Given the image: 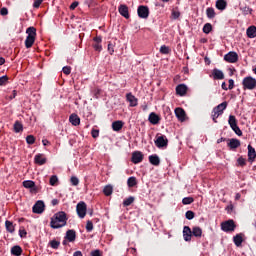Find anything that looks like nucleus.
<instances>
[{
    "instance_id": "obj_1",
    "label": "nucleus",
    "mask_w": 256,
    "mask_h": 256,
    "mask_svg": "<svg viewBox=\"0 0 256 256\" xmlns=\"http://www.w3.org/2000/svg\"><path fill=\"white\" fill-rule=\"evenodd\" d=\"M67 219V213L64 211L58 212L51 218L50 227L52 229H61V227L67 225Z\"/></svg>"
},
{
    "instance_id": "obj_2",
    "label": "nucleus",
    "mask_w": 256,
    "mask_h": 256,
    "mask_svg": "<svg viewBox=\"0 0 256 256\" xmlns=\"http://www.w3.org/2000/svg\"><path fill=\"white\" fill-rule=\"evenodd\" d=\"M27 37L25 40L26 49H31L35 43V39L37 38V29L33 26L28 27L26 29Z\"/></svg>"
},
{
    "instance_id": "obj_3",
    "label": "nucleus",
    "mask_w": 256,
    "mask_h": 256,
    "mask_svg": "<svg viewBox=\"0 0 256 256\" xmlns=\"http://www.w3.org/2000/svg\"><path fill=\"white\" fill-rule=\"evenodd\" d=\"M242 85L244 90L248 89L249 91H253V89L256 88V79L251 76H247L243 79Z\"/></svg>"
},
{
    "instance_id": "obj_4",
    "label": "nucleus",
    "mask_w": 256,
    "mask_h": 256,
    "mask_svg": "<svg viewBox=\"0 0 256 256\" xmlns=\"http://www.w3.org/2000/svg\"><path fill=\"white\" fill-rule=\"evenodd\" d=\"M156 147H158V149H163V147H167V145H169V139H167V136L158 133L156 135V140L154 141Z\"/></svg>"
},
{
    "instance_id": "obj_5",
    "label": "nucleus",
    "mask_w": 256,
    "mask_h": 256,
    "mask_svg": "<svg viewBox=\"0 0 256 256\" xmlns=\"http://www.w3.org/2000/svg\"><path fill=\"white\" fill-rule=\"evenodd\" d=\"M221 229L225 233H231L232 231H235V229H237V225L235 224V221L233 219H230L221 223Z\"/></svg>"
},
{
    "instance_id": "obj_6",
    "label": "nucleus",
    "mask_w": 256,
    "mask_h": 256,
    "mask_svg": "<svg viewBox=\"0 0 256 256\" xmlns=\"http://www.w3.org/2000/svg\"><path fill=\"white\" fill-rule=\"evenodd\" d=\"M76 212L80 219H85V215H87V204L85 202H79L76 206Z\"/></svg>"
},
{
    "instance_id": "obj_7",
    "label": "nucleus",
    "mask_w": 256,
    "mask_h": 256,
    "mask_svg": "<svg viewBox=\"0 0 256 256\" xmlns=\"http://www.w3.org/2000/svg\"><path fill=\"white\" fill-rule=\"evenodd\" d=\"M226 63H237L239 61V54L235 51H230L224 56Z\"/></svg>"
},
{
    "instance_id": "obj_8",
    "label": "nucleus",
    "mask_w": 256,
    "mask_h": 256,
    "mask_svg": "<svg viewBox=\"0 0 256 256\" xmlns=\"http://www.w3.org/2000/svg\"><path fill=\"white\" fill-rule=\"evenodd\" d=\"M227 147H229L230 151H235L241 147V141L236 138L227 139Z\"/></svg>"
},
{
    "instance_id": "obj_9",
    "label": "nucleus",
    "mask_w": 256,
    "mask_h": 256,
    "mask_svg": "<svg viewBox=\"0 0 256 256\" xmlns=\"http://www.w3.org/2000/svg\"><path fill=\"white\" fill-rule=\"evenodd\" d=\"M33 213H36L37 215H41L43 211H45V202L43 200H38L33 208H32Z\"/></svg>"
},
{
    "instance_id": "obj_10",
    "label": "nucleus",
    "mask_w": 256,
    "mask_h": 256,
    "mask_svg": "<svg viewBox=\"0 0 256 256\" xmlns=\"http://www.w3.org/2000/svg\"><path fill=\"white\" fill-rule=\"evenodd\" d=\"M144 159L143 152L141 151H134L132 153L131 161L134 165H138V163H142Z\"/></svg>"
},
{
    "instance_id": "obj_11",
    "label": "nucleus",
    "mask_w": 256,
    "mask_h": 256,
    "mask_svg": "<svg viewBox=\"0 0 256 256\" xmlns=\"http://www.w3.org/2000/svg\"><path fill=\"white\" fill-rule=\"evenodd\" d=\"M137 13L140 19H147L149 17V7L141 5L137 9Z\"/></svg>"
},
{
    "instance_id": "obj_12",
    "label": "nucleus",
    "mask_w": 256,
    "mask_h": 256,
    "mask_svg": "<svg viewBox=\"0 0 256 256\" xmlns=\"http://www.w3.org/2000/svg\"><path fill=\"white\" fill-rule=\"evenodd\" d=\"M210 77H212L215 81H221V80L225 79V74L223 73V71H221L217 68H214L212 70Z\"/></svg>"
},
{
    "instance_id": "obj_13",
    "label": "nucleus",
    "mask_w": 256,
    "mask_h": 256,
    "mask_svg": "<svg viewBox=\"0 0 256 256\" xmlns=\"http://www.w3.org/2000/svg\"><path fill=\"white\" fill-rule=\"evenodd\" d=\"M126 100L130 103V107H137L139 105V100L131 92L126 94Z\"/></svg>"
},
{
    "instance_id": "obj_14",
    "label": "nucleus",
    "mask_w": 256,
    "mask_h": 256,
    "mask_svg": "<svg viewBox=\"0 0 256 256\" xmlns=\"http://www.w3.org/2000/svg\"><path fill=\"white\" fill-rule=\"evenodd\" d=\"M148 121L152 125H159V123H161V117L159 115H157V113L151 112L149 114Z\"/></svg>"
},
{
    "instance_id": "obj_15",
    "label": "nucleus",
    "mask_w": 256,
    "mask_h": 256,
    "mask_svg": "<svg viewBox=\"0 0 256 256\" xmlns=\"http://www.w3.org/2000/svg\"><path fill=\"white\" fill-rule=\"evenodd\" d=\"M175 115L178 119V121H181L183 123V121H185L186 117H187V113H185V110L183 108H176L175 109Z\"/></svg>"
},
{
    "instance_id": "obj_16",
    "label": "nucleus",
    "mask_w": 256,
    "mask_h": 256,
    "mask_svg": "<svg viewBox=\"0 0 256 256\" xmlns=\"http://www.w3.org/2000/svg\"><path fill=\"white\" fill-rule=\"evenodd\" d=\"M93 41H94L93 48L95 49V51L101 52L103 49V46L101 45L103 39L101 38V36L94 37Z\"/></svg>"
},
{
    "instance_id": "obj_17",
    "label": "nucleus",
    "mask_w": 256,
    "mask_h": 256,
    "mask_svg": "<svg viewBox=\"0 0 256 256\" xmlns=\"http://www.w3.org/2000/svg\"><path fill=\"white\" fill-rule=\"evenodd\" d=\"M187 85L185 84H179L176 86V95H179L180 97H185L187 95Z\"/></svg>"
},
{
    "instance_id": "obj_18",
    "label": "nucleus",
    "mask_w": 256,
    "mask_h": 256,
    "mask_svg": "<svg viewBox=\"0 0 256 256\" xmlns=\"http://www.w3.org/2000/svg\"><path fill=\"white\" fill-rule=\"evenodd\" d=\"M34 163L36 165H45V163H47V158H45V154H36L34 157Z\"/></svg>"
},
{
    "instance_id": "obj_19",
    "label": "nucleus",
    "mask_w": 256,
    "mask_h": 256,
    "mask_svg": "<svg viewBox=\"0 0 256 256\" xmlns=\"http://www.w3.org/2000/svg\"><path fill=\"white\" fill-rule=\"evenodd\" d=\"M118 11H119L120 15H122V17H124L125 19H129V17H130V15H129V7H127V5L121 4L118 7Z\"/></svg>"
},
{
    "instance_id": "obj_20",
    "label": "nucleus",
    "mask_w": 256,
    "mask_h": 256,
    "mask_svg": "<svg viewBox=\"0 0 256 256\" xmlns=\"http://www.w3.org/2000/svg\"><path fill=\"white\" fill-rule=\"evenodd\" d=\"M183 237H184V241H191V237H193V231L189 226H184Z\"/></svg>"
},
{
    "instance_id": "obj_21",
    "label": "nucleus",
    "mask_w": 256,
    "mask_h": 256,
    "mask_svg": "<svg viewBox=\"0 0 256 256\" xmlns=\"http://www.w3.org/2000/svg\"><path fill=\"white\" fill-rule=\"evenodd\" d=\"M69 121H70L71 125H73L74 127L81 125V118H79V115H77L75 113L70 115Z\"/></svg>"
},
{
    "instance_id": "obj_22",
    "label": "nucleus",
    "mask_w": 256,
    "mask_h": 256,
    "mask_svg": "<svg viewBox=\"0 0 256 256\" xmlns=\"http://www.w3.org/2000/svg\"><path fill=\"white\" fill-rule=\"evenodd\" d=\"M148 159L149 163H151V165H154L155 167H159V165H161V159L157 154L150 155Z\"/></svg>"
},
{
    "instance_id": "obj_23",
    "label": "nucleus",
    "mask_w": 256,
    "mask_h": 256,
    "mask_svg": "<svg viewBox=\"0 0 256 256\" xmlns=\"http://www.w3.org/2000/svg\"><path fill=\"white\" fill-rule=\"evenodd\" d=\"M255 158H256L255 148H253V146H251V144H249L248 145V161L253 163V161H255Z\"/></svg>"
},
{
    "instance_id": "obj_24",
    "label": "nucleus",
    "mask_w": 256,
    "mask_h": 256,
    "mask_svg": "<svg viewBox=\"0 0 256 256\" xmlns=\"http://www.w3.org/2000/svg\"><path fill=\"white\" fill-rule=\"evenodd\" d=\"M65 239H67V241H69V243H73V241H75V239H77V233L75 232V230H68L66 232Z\"/></svg>"
},
{
    "instance_id": "obj_25",
    "label": "nucleus",
    "mask_w": 256,
    "mask_h": 256,
    "mask_svg": "<svg viewBox=\"0 0 256 256\" xmlns=\"http://www.w3.org/2000/svg\"><path fill=\"white\" fill-rule=\"evenodd\" d=\"M243 237H244L243 233L236 234L233 237V241L236 247H241V245H243Z\"/></svg>"
},
{
    "instance_id": "obj_26",
    "label": "nucleus",
    "mask_w": 256,
    "mask_h": 256,
    "mask_svg": "<svg viewBox=\"0 0 256 256\" xmlns=\"http://www.w3.org/2000/svg\"><path fill=\"white\" fill-rule=\"evenodd\" d=\"M227 101L222 102L218 106L214 107L213 110L216 111L218 114L222 115L225 109H227Z\"/></svg>"
},
{
    "instance_id": "obj_27",
    "label": "nucleus",
    "mask_w": 256,
    "mask_h": 256,
    "mask_svg": "<svg viewBox=\"0 0 256 256\" xmlns=\"http://www.w3.org/2000/svg\"><path fill=\"white\" fill-rule=\"evenodd\" d=\"M23 187H25V189H31V191H37V186H35L33 180H25L23 182Z\"/></svg>"
},
{
    "instance_id": "obj_28",
    "label": "nucleus",
    "mask_w": 256,
    "mask_h": 256,
    "mask_svg": "<svg viewBox=\"0 0 256 256\" xmlns=\"http://www.w3.org/2000/svg\"><path fill=\"white\" fill-rule=\"evenodd\" d=\"M246 35L249 37V39H255L256 37V27L255 26H249L246 30Z\"/></svg>"
},
{
    "instance_id": "obj_29",
    "label": "nucleus",
    "mask_w": 256,
    "mask_h": 256,
    "mask_svg": "<svg viewBox=\"0 0 256 256\" xmlns=\"http://www.w3.org/2000/svg\"><path fill=\"white\" fill-rule=\"evenodd\" d=\"M11 255H14V256L23 255V248H21V246H19V245L13 246L11 248Z\"/></svg>"
},
{
    "instance_id": "obj_30",
    "label": "nucleus",
    "mask_w": 256,
    "mask_h": 256,
    "mask_svg": "<svg viewBox=\"0 0 256 256\" xmlns=\"http://www.w3.org/2000/svg\"><path fill=\"white\" fill-rule=\"evenodd\" d=\"M240 11L242 12V15H244V16L253 15V9L249 6H247V4H245L244 6H240Z\"/></svg>"
},
{
    "instance_id": "obj_31",
    "label": "nucleus",
    "mask_w": 256,
    "mask_h": 256,
    "mask_svg": "<svg viewBox=\"0 0 256 256\" xmlns=\"http://www.w3.org/2000/svg\"><path fill=\"white\" fill-rule=\"evenodd\" d=\"M123 125H124V123L121 120L114 121L112 123V129H113V131L119 132V131H121V129H123Z\"/></svg>"
},
{
    "instance_id": "obj_32",
    "label": "nucleus",
    "mask_w": 256,
    "mask_h": 256,
    "mask_svg": "<svg viewBox=\"0 0 256 256\" xmlns=\"http://www.w3.org/2000/svg\"><path fill=\"white\" fill-rule=\"evenodd\" d=\"M216 9H218L219 11H225V9H227V1L217 0L216 1Z\"/></svg>"
},
{
    "instance_id": "obj_33",
    "label": "nucleus",
    "mask_w": 256,
    "mask_h": 256,
    "mask_svg": "<svg viewBox=\"0 0 256 256\" xmlns=\"http://www.w3.org/2000/svg\"><path fill=\"white\" fill-rule=\"evenodd\" d=\"M5 228L8 233H15V225L13 224V222L6 220Z\"/></svg>"
},
{
    "instance_id": "obj_34",
    "label": "nucleus",
    "mask_w": 256,
    "mask_h": 256,
    "mask_svg": "<svg viewBox=\"0 0 256 256\" xmlns=\"http://www.w3.org/2000/svg\"><path fill=\"white\" fill-rule=\"evenodd\" d=\"M192 235L194 237H202L203 235V230L201 229V227L196 226L192 228Z\"/></svg>"
},
{
    "instance_id": "obj_35",
    "label": "nucleus",
    "mask_w": 256,
    "mask_h": 256,
    "mask_svg": "<svg viewBox=\"0 0 256 256\" xmlns=\"http://www.w3.org/2000/svg\"><path fill=\"white\" fill-rule=\"evenodd\" d=\"M206 15H207L208 19H215V16L217 15V14L215 13V8H213V7H208V8L206 9Z\"/></svg>"
},
{
    "instance_id": "obj_36",
    "label": "nucleus",
    "mask_w": 256,
    "mask_h": 256,
    "mask_svg": "<svg viewBox=\"0 0 256 256\" xmlns=\"http://www.w3.org/2000/svg\"><path fill=\"white\" fill-rule=\"evenodd\" d=\"M21 131H23V124L19 120H17L14 123V132L15 133H21Z\"/></svg>"
},
{
    "instance_id": "obj_37",
    "label": "nucleus",
    "mask_w": 256,
    "mask_h": 256,
    "mask_svg": "<svg viewBox=\"0 0 256 256\" xmlns=\"http://www.w3.org/2000/svg\"><path fill=\"white\" fill-rule=\"evenodd\" d=\"M103 193H104V195H106V197L113 195V186H111V185L105 186L103 189Z\"/></svg>"
},
{
    "instance_id": "obj_38",
    "label": "nucleus",
    "mask_w": 256,
    "mask_h": 256,
    "mask_svg": "<svg viewBox=\"0 0 256 256\" xmlns=\"http://www.w3.org/2000/svg\"><path fill=\"white\" fill-rule=\"evenodd\" d=\"M203 33H205L206 35H209V33L211 31H213V25H211V23H206L204 26H203V29H202Z\"/></svg>"
},
{
    "instance_id": "obj_39",
    "label": "nucleus",
    "mask_w": 256,
    "mask_h": 256,
    "mask_svg": "<svg viewBox=\"0 0 256 256\" xmlns=\"http://www.w3.org/2000/svg\"><path fill=\"white\" fill-rule=\"evenodd\" d=\"M127 185L130 188L135 187V185H137V178L134 177V176L129 177L128 180H127Z\"/></svg>"
},
{
    "instance_id": "obj_40",
    "label": "nucleus",
    "mask_w": 256,
    "mask_h": 256,
    "mask_svg": "<svg viewBox=\"0 0 256 256\" xmlns=\"http://www.w3.org/2000/svg\"><path fill=\"white\" fill-rule=\"evenodd\" d=\"M228 124L230 125L231 128L237 126V118L233 115H230L228 119Z\"/></svg>"
},
{
    "instance_id": "obj_41",
    "label": "nucleus",
    "mask_w": 256,
    "mask_h": 256,
    "mask_svg": "<svg viewBox=\"0 0 256 256\" xmlns=\"http://www.w3.org/2000/svg\"><path fill=\"white\" fill-rule=\"evenodd\" d=\"M160 53L162 55H169V53H171V48H169L168 46L162 45L160 47Z\"/></svg>"
},
{
    "instance_id": "obj_42",
    "label": "nucleus",
    "mask_w": 256,
    "mask_h": 256,
    "mask_svg": "<svg viewBox=\"0 0 256 256\" xmlns=\"http://www.w3.org/2000/svg\"><path fill=\"white\" fill-rule=\"evenodd\" d=\"M134 201H135V198L133 196H130L123 201V206L129 207V205H131Z\"/></svg>"
},
{
    "instance_id": "obj_43",
    "label": "nucleus",
    "mask_w": 256,
    "mask_h": 256,
    "mask_svg": "<svg viewBox=\"0 0 256 256\" xmlns=\"http://www.w3.org/2000/svg\"><path fill=\"white\" fill-rule=\"evenodd\" d=\"M49 245L52 249H59L61 242L57 240H52L49 242Z\"/></svg>"
},
{
    "instance_id": "obj_44",
    "label": "nucleus",
    "mask_w": 256,
    "mask_h": 256,
    "mask_svg": "<svg viewBox=\"0 0 256 256\" xmlns=\"http://www.w3.org/2000/svg\"><path fill=\"white\" fill-rule=\"evenodd\" d=\"M185 217H186V219H188V221H191L192 219H195V212L188 210L185 213Z\"/></svg>"
},
{
    "instance_id": "obj_45",
    "label": "nucleus",
    "mask_w": 256,
    "mask_h": 256,
    "mask_svg": "<svg viewBox=\"0 0 256 256\" xmlns=\"http://www.w3.org/2000/svg\"><path fill=\"white\" fill-rule=\"evenodd\" d=\"M231 129L236 135H238V137H241L243 135V131H241V128H239L238 125L233 126Z\"/></svg>"
},
{
    "instance_id": "obj_46",
    "label": "nucleus",
    "mask_w": 256,
    "mask_h": 256,
    "mask_svg": "<svg viewBox=\"0 0 256 256\" xmlns=\"http://www.w3.org/2000/svg\"><path fill=\"white\" fill-rule=\"evenodd\" d=\"M193 201H195V199H193V197H185L182 199L183 205H191V203H193Z\"/></svg>"
},
{
    "instance_id": "obj_47",
    "label": "nucleus",
    "mask_w": 256,
    "mask_h": 256,
    "mask_svg": "<svg viewBox=\"0 0 256 256\" xmlns=\"http://www.w3.org/2000/svg\"><path fill=\"white\" fill-rule=\"evenodd\" d=\"M211 117H212L213 122L217 123V119H219V117H221V114H219V112H217L213 109Z\"/></svg>"
},
{
    "instance_id": "obj_48",
    "label": "nucleus",
    "mask_w": 256,
    "mask_h": 256,
    "mask_svg": "<svg viewBox=\"0 0 256 256\" xmlns=\"http://www.w3.org/2000/svg\"><path fill=\"white\" fill-rule=\"evenodd\" d=\"M58 181H59V178H57V176L53 175L50 177L49 183L52 187H55V185H57Z\"/></svg>"
},
{
    "instance_id": "obj_49",
    "label": "nucleus",
    "mask_w": 256,
    "mask_h": 256,
    "mask_svg": "<svg viewBox=\"0 0 256 256\" xmlns=\"http://www.w3.org/2000/svg\"><path fill=\"white\" fill-rule=\"evenodd\" d=\"M26 143H27L28 145H33V144L35 143V136H33V135H28V136L26 137Z\"/></svg>"
},
{
    "instance_id": "obj_50",
    "label": "nucleus",
    "mask_w": 256,
    "mask_h": 256,
    "mask_svg": "<svg viewBox=\"0 0 256 256\" xmlns=\"http://www.w3.org/2000/svg\"><path fill=\"white\" fill-rule=\"evenodd\" d=\"M86 231L87 233H91V231H93V222L91 220H88L86 223Z\"/></svg>"
},
{
    "instance_id": "obj_51",
    "label": "nucleus",
    "mask_w": 256,
    "mask_h": 256,
    "mask_svg": "<svg viewBox=\"0 0 256 256\" xmlns=\"http://www.w3.org/2000/svg\"><path fill=\"white\" fill-rule=\"evenodd\" d=\"M9 77L7 75L0 77V87H3L6 83H8Z\"/></svg>"
},
{
    "instance_id": "obj_52",
    "label": "nucleus",
    "mask_w": 256,
    "mask_h": 256,
    "mask_svg": "<svg viewBox=\"0 0 256 256\" xmlns=\"http://www.w3.org/2000/svg\"><path fill=\"white\" fill-rule=\"evenodd\" d=\"M70 183L71 185H73L74 187H77V185H79V178L72 176L70 179Z\"/></svg>"
},
{
    "instance_id": "obj_53",
    "label": "nucleus",
    "mask_w": 256,
    "mask_h": 256,
    "mask_svg": "<svg viewBox=\"0 0 256 256\" xmlns=\"http://www.w3.org/2000/svg\"><path fill=\"white\" fill-rule=\"evenodd\" d=\"M237 163L240 165V167H245L247 165V161L243 157H239Z\"/></svg>"
},
{
    "instance_id": "obj_54",
    "label": "nucleus",
    "mask_w": 256,
    "mask_h": 256,
    "mask_svg": "<svg viewBox=\"0 0 256 256\" xmlns=\"http://www.w3.org/2000/svg\"><path fill=\"white\" fill-rule=\"evenodd\" d=\"M62 71L64 75H71V66H64Z\"/></svg>"
},
{
    "instance_id": "obj_55",
    "label": "nucleus",
    "mask_w": 256,
    "mask_h": 256,
    "mask_svg": "<svg viewBox=\"0 0 256 256\" xmlns=\"http://www.w3.org/2000/svg\"><path fill=\"white\" fill-rule=\"evenodd\" d=\"M41 3H43V0H34V3H33L34 9H39V7H41Z\"/></svg>"
},
{
    "instance_id": "obj_56",
    "label": "nucleus",
    "mask_w": 256,
    "mask_h": 256,
    "mask_svg": "<svg viewBox=\"0 0 256 256\" xmlns=\"http://www.w3.org/2000/svg\"><path fill=\"white\" fill-rule=\"evenodd\" d=\"M19 235H20L21 239H25V237H27V230L20 229L19 230Z\"/></svg>"
},
{
    "instance_id": "obj_57",
    "label": "nucleus",
    "mask_w": 256,
    "mask_h": 256,
    "mask_svg": "<svg viewBox=\"0 0 256 256\" xmlns=\"http://www.w3.org/2000/svg\"><path fill=\"white\" fill-rule=\"evenodd\" d=\"M172 17H173V19H179V17H181V12L173 10Z\"/></svg>"
},
{
    "instance_id": "obj_58",
    "label": "nucleus",
    "mask_w": 256,
    "mask_h": 256,
    "mask_svg": "<svg viewBox=\"0 0 256 256\" xmlns=\"http://www.w3.org/2000/svg\"><path fill=\"white\" fill-rule=\"evenodd\" d=\"M0 15L5 17V15H9V10L6 7L0 9Z\"/></svg>"
},
{
    "instance_id": "obj_59",
    "label": "nucleus",
    "mask_w": 256,
    "mask_h": 256,
    "mask_svg": "<svg viewBox=\"0 0 256 256\" xmlns=\"http://www.w3.org/2000/svg\"><path fill=\"white\" fill-rule=\"evenodd\" d=\"M91 135H92L93 139H97V137H99V130L92 129Z\"/></svg>"
},
{
    "instance_id": "obj_60",
    "label": "nucleus",
    "mask_w": 256,
    "mask_h": 256,
    "mask_svg": "<svg viewBox=\"0 0 256 256\" xmlns=\"http://www.w3.org/2000/svg\"><path fill=\"white\" fill-rule=\"evenodd\" d=\"M77 7H79V3L77 1H74L71 5H70V11H75V9H77Z\"/></svg>"
},
{
    "instance_id": "obj_61",
    "label": "nucleus",
    "mask_w": 256,
    "mask_h": 256,
    "mask_svg": "<svg viewBox=\"0 0 256 256\" xmlns=\"http://www.w3.org/2000/svg\"><path fill=\"white\" fill-rule=\"evenodd\" d=\"M228 83H229L228 89L231 90V89H233L235 87V81L233 79H229Z\"/></svg>"
},
{
    "instance_id": "obj_62",
    "label": "nucleus",
    "mask_w": 256,
    "mask_h": 256,
    "mask_svg": "<svg viewBox=\"0 0 256 256\" xmlns=\"http://www.w3.org/2000/svg\"><path fill=\"white\" fill-rule=\"evenodd\" d=\"M91 256H102L101 254V250H93L91 253H90Z\"/></svg>"
},
{
    "instance_id": "obj_63",
    "label": "nucleus",
    "mask_w": 256,
    "mask_h": 256,
    "mask_svg": "<svg viewBox=\"0 0 256 256\" xmlns=\"http://www.w3.org/2000/svg\"><path fill=\"white\" fill-rule=\"evenodd\" d=\"M108 51L110 55H113V53H115V50L113 49V44L111 43L108 44Z\"/></svg>"
},
{
    "instance_id": "obj_64",
    "label": "nucleus",
    "mask_w": 256,
    "mask_h": 256,
    "mask_svg": "<svg viewBox=\"0 0 256 256\" xmlns=\"http://www.w3.org/2000/svg\"><path fill=\"white\" fill-rule=\"evenodd\" d=\"M59 204V199H53L52 201H51V205L53 206V207H56V205H58Z\"/></svg>"
}]
</instances>
